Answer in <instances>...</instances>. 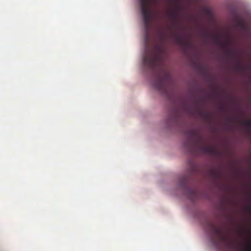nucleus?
I'll return each mask as SVG.
<instances>
[{
  "instance_id": "a211bd4d",
  "label": "nucleus",
  "mask_w": 251,
  "mask_h": 251,
  "mask_svg": "<svg viewBox=\"0 0 251 251\" xmlns=\"http://www.w3.org/2000/svg\"><path fill=\"white\" fill-rule=\"evenodd\" d=\"M243 126H251V124L243 125Z\"/></svg>"
},
{
  "instance_id": "6ab92c4d",
  "label": "nucleus",
  "mask_w": 251,
  "mask_h": 251,
  "mask_svg": "<svg viewBox=\"0 0 251 251\" xmlns=\"http://www.w3.org/2000/svg\"><path fill=\"white\" fill-rule=\"evenodd\" d=\"M239 231L240 233H242L243 232V231L241 229H239Z\"/></svg>"
},
{
  "instance_id": "aec40b11",
  "label": "nucleus",
  "mask_w": 251,
  "mask_h": 251,
  "mask_svg": "<svg viewBox=\"0 0 251 251\" xmlns=\"http://www.w3.org/2000/svg\"><path fill=\"white\" fill-rule=\"evenodd\" d=\"M249 127H251V126H250Z\"/></svg>"
},
{
  "instance_id": "423d86ee",
  "label": "nucleus",
  "mask_w": 251,
  "mask_h": 251,
  "mask_svg": "<svg viewBox=\"0 0 251 251\" xmlns=\"http://www.w3.org/2000/svg\"><path fill=\"white\" fill-rule=\"evenodd\" d=\"M201 35L205 41H208L211 38H213L214 39V43L216 45H219L221 44V42H220L219 37L218 36H213L210 32L206 30H202L201 32Z\"/></svg>"
},
{
  "instance_id": "6e6552de",
  "label": "nucleus",
  "mask_w": 251,
  "mask_h": 251,
  "mask_svg": "<svg viewBox=\"0 0 251 251\" xmlns=\"http://www.w3.org/2000/svg\"><path fill=\"white\" fill-rule=\"evenodd\" d=\"M179 8L178 5L176 4L175 9L169 12V16L170 18L174 21H176L178 17V13L177 10Z\"/></svg>"
},
{
  "instance_id": "9d476101",
  "label": "nucleus",
  "mask_w": 251,
  "mask_h": 251,
  "mask_svg": "<svg viewBox=\"0 0 251 251\" xmlns=\"http://www.w3.org/2000/svg\"><path fill=\"white\" fill-rule=\"evenodd\" d=\"M235 69L238 71L244 72L245 71V67L241 65L240 63H238L235 66Z\"/></svg>"
},
{
  "instance_id": "4468645a",
  "label": "nucleus",
  "mask_w": 251,
  "mask_h": 251,
  "mask_svg": "<svg viewBox=\"0 0 251 251\" xmlns=\"http://www.w3.org/2000/svg\"><path fill=\"white\" fill-rule=\"evenodd\" d=\"M238 24L239 26L242 29H245L246 27V25L244 20H239L238 22Z\"/></svg>"
},
{
  "instance_id": "0eeeda50",
  "label": "nucleus",
  "mask_w": 251,
  "mask_h": 251,
  "mask_svg": "<svg viewBox=\"0 0 251 251\" xmlns=\"http://www.w3.org/2000/svg\"><path fill=\"white\" fill-rule=\"evenodd\" d=\"M175 37L176 42L183 46L184 47L187 48L190 46V42L188 41L183 40L179 35L176 34L175 35Z\"/></svg>"
},
{
  "instance_id": "f03ea898",
  "label": "nucleus",
  "mask_w": 251,
  "mask_h": 251,
  "mask_svg": "<svg viewBox=\"0 0 251 251\" xmlns=\"http://www.w3.org/2000/svg\"><path fill=\"white\" fill-rule=\"evenodd\" d=\"M184 127V134L187 138L184 146L190 153L194 155L216 154L215 148L205 144L203 136L199 130L190 128V126Z\"/></svg>"
},
{
  "instance_id": "f3484780",
  "label": "nucleus",
  "mask_w": 251,
  "mask_h": 251,
  "mask_svg": "<svg viewBox=\"0 0 251 251\" xmlns=\"http://www.w3.org/2000/svg\"><path fill=\"white\" fill-rule=\"evenodd\" d=\"M246 209L249 212H251V206L249 205V206H247Z\"/></svg>"
},
{
  "instance_id": "20e7f679",
  "label": "nucleus",
  "mask_w": 251,
  "mask_h": 251,
  "mask_svg": "<svg viewBox=\"0 0 251 251\" xmlns=\"http://www.w3.org/2000/svg\"><path fill=\"white\" fill-rule=\"evenodd\" d=\"M150 1V0H139L144 26L147 31L149 28L151 17V13L149 8Z\"/></svg>"
},
{
  "instance_id": "7ed1b4c3",
  "label": "nucleus",
  "mask_w": 251,
  "mask_h": 251,
  "mask_svg": "<svg viewBox=\"0 0 251 251\" xmlns=\"http://www.w3.org/2000/svg\"><path fill=\"white\" fill-rule=\"evenodd\" d=\"M207 228L209 231L214 235V237H212V241L215 246L219 247L221 244H226L227 243V238L225 235L222 229L217 227L211 222L207 223Z\"/></svg>"
},
{
  "instance_id": "f8f14e48",
  "label": "nucleus",
  "mask_w": 251,
  "mask_h": 251,
  "mask_svg": "<svg viewBox=\"0 0 251 251\" xmlns=\"http://www.w3.org/2000/svg\"><path fill=\"white\" fill-rule=\"evenodd\" d=\"M218 109L221 113L226 112V106L223 104H220L218 106Z\"/></svg>"
},
{
  "instance_id": "f257e3e1",
  "label": "nucleus",
  "mask_w": 251,
  "mask_h": 251,
  "mask_svg": "<svg viewBox=\"0 0 251 251\" xmlns=\"http://www.w3.org/2000/svg\"><path fill=\"white\" fill-rule=\"evenodd\" d=\"M160 47H155L152 52L143 58V64L147 69L154 72L153 85L160 93L168 95L172 91L173 82L168 71L161 64L162 57Z\"/></svg>"
},
{
  "instance_id": "39448f33",
  "label": "nucleus",
  "mask_w": 251,
  "mask_h": 251,
  "mask_svg": "<svg viewBox=\"0 0 251 251\" xmlns=\"http://www.w3.org/2000/svg\"><path fill=\"white\" fill-rule=\"evenodd\" d=\"M188 177L187 176H183L180 178L179 186L186 189L187 196L191 201H193L199 197V192L195 188L188 187Z\"/></svg>"
},
{
  "instance_id": "1a4fd4ad",
  "label": "nucleus",
  "mask_w": 251,
  "mask_h": 251,
  "mask_svg": "<svg viewBox=\"0 0 251 251\" xmlns=\"http://www.w3.org/2000/svg\"><path fill=\"white\" fill-rule=\"evenodd\" d=\"M226 56L229 58H234L235 56V53L232 50H227L225 53Z\"/></svg>"
},
{
  "instance_id": "dca6fc26",
  "label": "nucleus",
  "mask_w": 251,
  "mask_h": 251,
  "mask_svg": "<svg viewBox=\"0 0 251 251\" xmlns=\"http://www.w3.org/2000/svg\"><path fill=\"white\" fill-rule=\"evenodd\" d=\"M211 174L215 178H217L219 176V174L216 171L212 170Z\"/></svg>"
},
{
  "instance_id": "9b49d317",
  "label": "nucleus",
  "mask_w": 251,
  "mask_h": 251,
  "mask_svg": "<svg viewBox=\"0 0 251 251\" xmlns=\"http://www.w3.org/2000/svg\"><path fill=\"white\" fill-rule=\"evenodd\" d=\"M200 100H195L194 104H195V108L199 111L201 110V107L200 105Z\"/></svg>"
},
{
  "instance_id": "ddd939ff",
  "label": "nucleus",
  "mask_w": 251,
  "mask_h": 251,
  "mask_svg": "<svg viewBox=\"0 0 251 251\" xmlns=\"http://www.w3.org/2000/svg\"><path fill=\"white\" fill-rule=\"evenodd\" d=\"M243 251H251V241L243 248H242Z\"/></svg>"
},
{
  "instance_id": "2eb2a0df",
  "label": "nucleus",
  "mask_w": 251,
  "mask_h": 251,
  "mask_svg": "<svg viewBox=\"0 0 251 251\" xmlns=\"http://www.w3.org/2000/svg\"><path fill=\"white\" fill-rule=\"evenodd\" d=\"M185 108L186 109H187V110L188 111V112L190 114H193V113H194V111L193 110H191L189 108V107H188V106L187 105H185Z\"/></svg>"
}]
</instances>
